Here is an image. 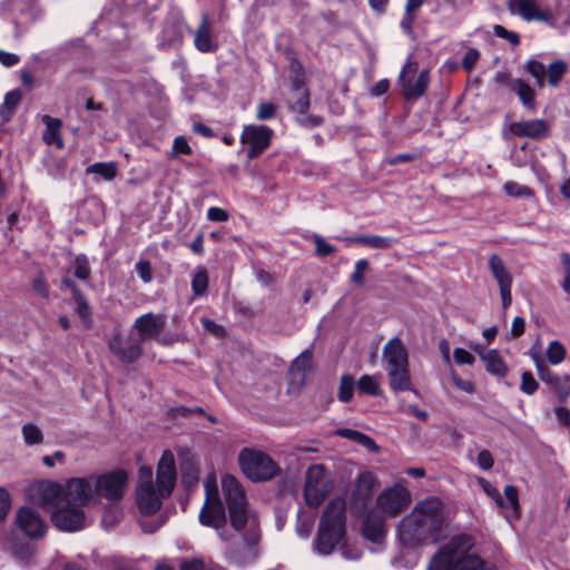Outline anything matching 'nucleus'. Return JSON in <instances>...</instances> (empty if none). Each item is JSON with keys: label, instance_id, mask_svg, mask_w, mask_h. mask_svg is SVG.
Masks as SVG:
<instances>
[{"label": "nucleus", "instance_id": "f257e3e1", "mask_svg": "<svg viewBox=\"0 0 570 570\" xmlns=\"http://www.w3.org/2000/svg\"><path fill=\"white\" fill-rule=\"evenodd\" d=\"M224 502L215 484L206 483V499L199 512V522L218 532L222 541H229L226 530L227 521L230 527L242 533H262L259 520L249 508L246 494L238 480L227 474L222 479Z\"/></svg>", "mask_w": 570, "mask_h": 570}, {"label": "nucleus", "instance_id": "f03ea898", "mask_svg": "<svg viewBox=\"0 0 570 570\" xmlns=\"http://www.w3.org/2000/svg\"><path fill=\"white\" fill-rule=\"evenodd\" d=\"M445 525L443 502L438 497H429L419 501L401 520L399 539L402 546L410 548L436 543L442 539Z\"/></svg>", "mask_w": 570, "mask_h": 570}, {"label": "nucleus", "instance_id": "7ed1b4c3", "mask_svg": "<svg viewBox=\"0 0 570 570\" xmlns=\"http://www.w3.org/2000/svg\"><path fill=\"white\" fill-rule=\"evenodd\" d=\"M176 483L175 459L170 451H165L158 462L156 473V487L153 482V470L149 466H140L138 471V484L136 489L137 505L142 514H155L168 498Z\"/></svg>", "mask_w": 570, "mask_h": 570}, {"label": "nucleus", "instance_id": "20e7f679", "mask_svg": "<svg viewBox=\"0 0 570 570\" xmlns=\"http://www.w3.org/2000/svg\"><path fill=\"white\" fill-rule=\"evenodd\" d=\"M346 532V503L343 498L331 500L320 520L314 549L322 556L331 554L342 543Z\"/></svg>", "mask_w": 570, "mask_h": 570}, {"label": "nucleus", "instance_id": "39448f33", "mask_svg": "<svg viewBox=\"0 0 570 570\" xmlns=\"http://www.w3.org/2000/svg\"><path fill=\"white\" fill-rule=\"evenodd\" d=\"M473 546L469 534L453 537L430 561L428 570H483V561L474 554H465Z\"/></svg>", "mask_w": 570, "mask_h": 570}, {"label": "nucleus", "instance_id": "423d86ee", "mask_svg": "<svg viewBox=\"0 0 570 570\" xmlns=\"http://www.w3.org/2000/svg\"><path fill=\"white\" fill-rule=\"evenodd\" d=\"M382 360L390 387L394 392L411 390L409 353L400 337L395 336L384 345Z\"/></svg>", "mask_w": 570, "mask_h": 570}, {"label": "nucleus", "instance_id": "0eeeda50", "mask_svg": "<svg viewBox=\"0 0 570 570\" xmlns=\"http://www.w3.org/2000/svg\"><path fill=\"white\" fill-rule=\"evenodd\" d=\"M238 461L244 474L255 482L269 480L281 472L276 462L268 454L258 450L243 449Z\"/></svg>", "mask_w": 570, "mask_h": 570}, {"label": "nucleus", "instance_id": "6e6552de", "mask_svg": "<svg viewBox=\"0 0 570 570\" xmlns=\"http://www.w3.org/2000/svg\"><path fill=\"white\" fill-rule=\"evenodd\" d=\"M262 533H242L236 542H228L224 557L228 564L244 569L256 562L261 556Z\"/></svg>", "mask_w": 570, "mask_h": 570}, {"label": "nucleus", "instance_id": "1a4fd4ad", "mask_svg": "<svg viewBox=\"0 0 570 570\" xmlns=\"http://www.w3.org/2000/svg\"><path fill=\"white\" fill-rule=\"evenodd\" d=\"M128 482V474L125 470L118 469L109 473L94 476L95 494L97 502L105 498L108 501H119L124 498Z\"/></svg>", "mask_w": 570, "mask_h": 570}, {"label": "nucleus", "instance_id": "9d476101", "mask_svg": "<svg viewBox=\"0 0 570 570\" xmlns=\"http://www.w3.org/2000/svg\"><path fill=\"white\" fill-rule=\"evenodd\" d=\"M416 70L417 63L409 59L403 66L399 77L402 92L407 100H415L422 97L429 87L430 71L428 69H423L416 80L414 82L412 81V77L415 75Z\"/></svg>", "mask_w": 570, "mask_h": 570}, {"label": "nucleus", "instance_id": "9b49d317", "mask_svg": "<svg viewBox=\"0 0 570 570\" xmlns=\"http://www.w3.org/2000/svg\"><path fill=\"white\" fill-rule=\"evenodd\" d=\"M327 493L325 481V469L322 464H314L308 468L305 476L304 498L311 508H317L323 503Z\"/></svg>", "mask_w": 570, "mask_h": 570}, {"label": "nucleus", "instance_id": "f8f14e48", "mask_svg": "<svg viewBox=\"0 0 570 570\" xmlns=\"http://www.w3.org/2000/svg\"><path fill=\"white\" fill-rule=\"evenodd\" d=\"M62 501L79 508L97 503L94 476L70 479L63 488Z\"/></svg>", "mask_w": 570, "mask_h": 570}, {"label": "nucleus", "instance_id": "ddd939ff", "mask_svg": "<svg viewBox=\"0 0 570 570\" xmlns=\"http://www.w3.org/2000/svg\"><path fill=\"white\" fill-rule=\"evenodd\" d=\"M412 500L410 491L403 485L395 484L383 490L377 497V508L390 517L401 514L410 505Z\"/></svg>", "mask_w": 570, "mask_h": 570}, {"label": "nucleus", "instance_id": "4468645a", "mask_svg": "<svg viewBox=\"0 0 570 570\" xmlns=\"http://www.w3.org/2000/svg\"><path fill=\"white\" fill-rule=\"evenodd\" d=\"M511 14L521 17L524 21L544 22L554 26V16L550 8L541 7L537 0H508Z\"/></svg>", "mask_w": 570, "mask_h": 570}, {"label": "nucleus", "instance_id": "2eb2a0df", "mask_svg": "<svg viewBox=\"0 0 570 570\" xmlns=\"http://www.w3.org/2000/svg\"><path fill=\"white\" fill-rule=\"evenodd\" d=\"M273 137V130L263 125H247L243 128L240 142L247 145V157L254 159L266 150Z\"/></svg>", "mask_w": 570, "mask_h": 570}, {"label": "nucleus", "instance_id": "dca6fc26", "mask_svg": "<svg viewBox=\"0 0 570 570\" xmlns=\"http://www.w3.org/2000/svg\"><path fill=\"white\" fill-rule=\"evenodd\" d=\"M51 520L62 531H77L85 527V512L71 503L62 502L53 510Z\"/></svg>", "mask_w": 570, "mask_h": 570}, {"label": "nucleus", "instance_id": "f3484780", "mask_svg": "<svg viewBox=\"0 0 570 570\" xmlns=\"http://www.w3.org/2000/svg\"><path fill=\"white\" fill-rule=\"evenodd\" d=\"M141 344L142 342L132 335L125 338L120 334H115L109 342V350L121 362L134 363L142 354Z\"/></svg>", "mask_w": 570, "mask_h": 570}, {"label": "nucleus", "instance_id": "a211bd4d", "mask_svg": "<svg viewBox=\"0 0 570 570\" xmlns=\"http://www.w3.org/2000/svg\"><path fill=\"white\" fill-rule=\"evenodd\" d=\"M479 484L481 485L482 490L495 501L498 507H500L501 509H511L512 515L514 518L519 517V494L518 489L514 485H507L504 488V495L507 499L504 500L500 494L499 490L485 479H480Z\"/></svg>", "mask_w": 570, "mask_h": 570}, {"label": "nucleus", "instance_id": "6ab92c4d", "mask_svg": "<svg viewBox=\"0 0 570 570\" xmlns=\"http://www.w3.org/2000/svg\"><path fill=\"white\" fill-rule=\"evenodd\" d=\"M16 523L20 531L30 539H39L46 532L42 519L35 509L29 507H22L18 510Z\"/></svg>", "mask_w": 570, "mask_h": 570}, {"label": "nucleus", "instance_id": "aec40b11", "mask_svg": "<svg viewBox=\"0 0 570 570\" xmlns=\"http://www.w3.org/2000/svg\"><path fill=\"white\" fill-rule=\"evenodd\" d=\"M165 325L166 318L164 315L146 313L136 318L132 328H135L138 332V338L141 342H144L145 340L153 338L163 343L159 336L164 331Z\"/></svg>", "mask_w": 570, "mask_h": 570}, {"label": "nucleus", "instance_id": "412c9836", "mask_svg": "<svg viewBox=\"0 0 570 570\" xmlns=\"http://www.w3.org/2000/svg\"><path fill=\"white\" fill-rule=\"evenodd\" d=\"M32 500L38 505L56 510L63 502V488L53 481L40 482L32 493Z\"/></svg>", "mask_w": 570, "mask_h": 570}, {"label": "nucleus", "instance_id": "4be33fe9", "mask_svg": "<svg viewBox=\"0 0 570 570\" xmlns=\"http://www.w3.org/2000/svg\"><path fill=\"white\" fill-rule=\"evenodd\" d=\"M509 129L513 136L528 137L531 139H543L549 135V125L543 119L512 122Z\"/></svg>", "mask_w": 570, "mask_h": 570}, {"label": "nucleus", "instance_id": "5701e85b", "mask_svg": "<svg viewBox=\"0 0 570 570\" xmlns=\"http://www.w3.org/2000/svg\"><path fill=\"white\" fill-rule=\"evenodd\" d=\"M194 45L198 51L204 53L214 52L217 49V45L212 38V28L207 13L202 14L200 23L194 33Z\"/></svg>", "mask_w": 570, "mask_h": 570}, {"label": "nucleus", "instance_id": "b1692460", "mask_svg": "<svg viewBox=\"0 0 570 570\" xmlns=\"http://www.w3.org/2000/svg\"><path fill=\"white\" fill-rule=\"evenodd\" d=\"M363 535L374 542L380 543L385 537V521L384 518L379 515L376 512H368L363 525Z\"/></svg>", "mask_w": 570, "mask_h": 570}, {"label": "nucleus", "instance_id": "393cba45", "mask_svg": "<svg viewBox=\"0 0 570 570\" xmlns=\"http://www.w3.org/2000/svg\"><path fill=\"white\" fill-rule=\"evenodd\" d=\"M312 351L308 348L303 351L291 364L289 374L292 375V380L303 383L307 372L312 368Z\"/></svg>", "mask_w": 570, "mask_h": 570}, {"label": "nucleus", "instance_id": "a878e982", "mask_svg": "<svg viewBox=\"0 0 570 570\" xmlns=\"http://www.w3.org/2000/svg\"><path fill=\"white\" fill-rule=\"evenodd\" d=\"M489 268L498 282L499 289L512 287V275L507 269L502 258L498 254L490 255Z\"/></svg>", "mask_w": 570, "mask_h": 570}, {"label": "nucleus", "instance_id": "bb28decb", "mask_svg": "<svg viewBox=\"0 0 570 570\" xmlns=\"http://www.w3.org/2000/svg\"><path fill=\"white\" fill-rule=\"evenodd\" d=\"M292 88L294 99L291 102V109L301 115H305L309 108V92L298 78L293 80Z\"/></svg>", "mask_w": 570, "mask_h": 570}, {"label": "nucleus", "instance_id": "cd10ccee", "mask_svg": "<svg viewBox=\"0 0 570 570\" xmlns=\"http://www.w3.org/2000/svg\"><path fill=\"white\" fill-rule=\"evenodd\" d=\"M43 122L46 124L43 141L47 145H55L57 148L62 149L65 145L59 134L62 124L61 120L50 116H45Z\"/></svg>", "mask_w": 570, "mask_h": 570}, {"label": "nucleus", "instance_id": "c85d7f7f", "mask_svg": "<svg viewBox=\"0 0 570 570\" xmlns=\"http://www.w3.org/2000/svg\"><path fill=\"white\" fill-rule=\"evenodd\" d=\"M347 242L357 243L376 249H387L392 247L396 240L391 237L380 235H360L346 238Z\"/></svg>", "mask_w": 570, "mask_h": 570}, {"label": "nucleus", "instance_id": "c756f323", "mask_svg": "<svg viewBox=\"0 0 570 570\" xmlns=\"http://www.w3.org/2000/svg\"><path fill=\"white\" fill-rule=\"evenodd\" d=\"M336 435L354 441L371 452H379V446L371 436L360 431L352 429H340L336 431Z\"/></svg>", "mask_w": 570, "mask_h": 570}, {"label": "nucleus", "instance_id": "7c9ffc66", "mask_svg": "<svg viewBox=\"0 0 570 570\" xmlns=\"http://www.w3.org/2000/svg\"><path fill=\"white\" fill-rule=\"evenodd\" d=\"M481 358L485 363V368L489 373L497 376H504L507 374L508 368L498 351H487L485 353L481 354Z\"/></svg>", "mask_w": 570, "mask_h": 570}, {"label": "nucleus", "instance_id": "2f4dec72", "mask_svg": "<svg viewBox=\"0 0 570 570\" xmlns=\"http://www.w3.org/2000/svg\"><path fill=\"white\" fill-rule=\"evenodd\" d=\"M22 95L19 89L11 90L4 96V100L0 106V116L3 121H9L14 114V110L21 101Z\"/></svg>", "mask_w": 570, "mask_h": 570}, {"label": "nucleus", "instance_id": "473e14b6", "mask_svg": "<svg viewBox=\"0 0 570 570\" xmlns=\"http://www.w3.org/2000/svg\"><path fill=\"white\" fill-rule=\"evenodd\" d=\"M511 89L519 96L524 107L534 109V90L522 79H514Z\"/></svg>", "mask_w": 570, "mask_h": 570}, {"label": "nucleus", "instance_id": "72a5a7b5", "mask_svg": "<svg viewBox=\"0 0 570 570\" xmlns=\"http://www.w3.org/2000/svg\"><path fill=\"white\" fill-rule=\"evenodd\" d=\"M87 174H95L105 180H112L117 175V165L110 163H95L86 168Z\"/></svg>", "mask_w": 570, "mask_h": 570}, {"label": "nucleus", "instance_id": "f704fd0d", "mask_svg": "<svg viewBox=\"0 0 570 570\" xmlns=\"http://www.w3.org/2000/svg\"><path fill=\"white\" fill-rule=\"evenodd\" d=\"M568 70V65L563 60H556L546 68V76L550 86L556 87Z\"/></svg>", "mask_w": 570, "mask_h": 570}, {"label": "nucleus", "instance_id": "c9c22d12", "mask_svg": "<svg viewBox=\"0 0 570 570\" xmlns=\"http://www.w3.org/2000/svg\"><path fill=\"white\" fill-rule=\"evenodd\" d=\"M208 288V273L206 268L198 267L193 275L191 291L195 296H203Z\"/></svg>", "mask_w": 570, "mask_h": 570}, {"label": "nucleus", "instance_id": "e433bc0d", "mask_svg": "<svg viewBox=\"0 0 570 570\" xmlns=\"http://www.w3.org/2000/svg\"><path fill=\"white\" fill-rule=\"evenodd\" d=\"M354 389V377L351 374L342 375L338 385L337 399L343 403L350 402L353 397Z\"/></svg>", "mask_w": 570, "mask_h": 570}, {"label": "nucleus", "instance_id": "4c0bfd02", "mask_svg": "<svg viewBox=\"0 0 570 570\" xmlns=\"http://www.w3.org/2000/svg\"><path fill=\"white\" fill-rule=\"evenodd\" d=\"M23 441L27 445H36L43 442L42 431L33 423H26L22 429Z\"/></svg>", "mask_w": 570, "mask_h": 570}, {"label": "nucleus", "instance_id": "58836bf2", "mask_svg": "<svg viewBox=\"0 0 570 570\" xmlns=\"http://www.w3.org/2000/svg\"><path fill=\"white\" fill-rule=\"evenodd\" d=\"M357 387L361 393L372 396L380 395L381 393L377 379L368 374H364L358 379Z\"/></svg>", "mask_w": 570, "mask_h": 570}, {"label": "nucleus", "instance_id": "ea45409f", "mask_svg": "<svg viewBox=\"0 0 570 570\" xmlns=\"http://www.w3.org/2000/svg\"><path fill=\"white\" fill-rule=\"evenodd\" d=\"M524 68L535 79L538 87L542 88L546 79L544 65L537 59H529Z\"/></svg>", "mask_w": 570, "mask_h": 570}, {"label": "nucleus", "instance_id": "a19ab883", "mask_svg": "<svg viewBox=\"0 0 570 570\" xmlns=\"http://www.w3.org/2000/svg\"><path fill=\"white\" fill-rule=\"evenodd\" d=\"M566 357V348L559 341H552L549 343L547 348L548 361L557 365L561 363Z\"/></svg>", "mask_w": 570, "mask_h": 570}, {"label": "nucleus", "instance_id": "79ce46f5", "mask_svg": "<svg viewBox=\"0 0 570 570\" xmlns=\"http://www.w3.org/2000/svg\"><path fill=\"white\" fill-rule=\"evenodd\" d=\"M89 261L86 255H78L73 261V275L81 281H87L90 277Z\"/></svg>", "mask_w": 570, "mask_h": 570}, {"label": "nucleus", "instance_id": "37998d69", "mask_svg": "<svg viewBox=\"0 0 570 570\" xmlns=\"http://www.w3.org/2000/svg\"><path fill=\"white\" fill-rule=\"evenodd\" d=\"M73 299L77 305V314L83 321L85 326L87 328L91 327L92 321H91V316H90V308L86 301L85 295L77 294V296Z\"/></svg>", "mask_w": 570, "mask_h": 570}, {"label": "nucleus", "instance_id": "c03bdc74", "mask_svg": "<svg viewBox=\"0 0 570 570\" xmlns=\"http://www.w3.org/2000/svg\"><path fill=\"white\" fill-rule=\"evenodd\" d=\"M539 379L553 387L557 374H553L539 356H534Z\"/></svg>", "mask_w": 570, "mask_h": 570}, {"label": "nucleus", "instance_id": "a18cd8bd", "mask_svg": "<svg viewBox=\"0 0 570 570\" xmlns=\"http://www.w3.org/2000/svg\"><path fill=\"white\" fill-rule=\"evenodd\" d=\"M370 264L366 259L362 258L355 263L354 272L351 275V282L357 286L364 285V274L368 269Z\"/></svg>", "mask_w": 570, "mask_h": 570}, {"label": "nucleus", "instance_id": "49530a36", "mask_svg": "<svg viewBox=\"0 0 570 570\" xmlns=\"http://www.w3.org/2000/svg\"><path fill=\"white\" fill-rule=\"evenodd\" d=\"M538 387L539 384L533 377L532 373L528 371L523 372L521 375L520 390L528 395H532L538 390Z\"/></svg>", "mask_w": 570, "mask_h": 570}, {"label": "nucleus", "instance_id": "de8ad7c7", "mask_svg": "<svg viewBox=\"0 0 570 570\" xmlns=\"http://www.w3.org/2000/svg\"><path fill=\"white\" fill-rule=\"evenodd\" d=\"M315 253L320 257H327L335 253L336 248L327 243L322 236L316 235L314 237Z\"/></svg>", "mask_w": 570, "mask_h": 570}, {"label": "nucleus", "instance_id": "09e8293b", "mask_svg": "<svg viewBox=\"0 0 570 570\" xmlns=\"http://www.w3.org/2000/svg\"><path fill=\"white\" fill-rule=\"evenodd\" d=\"M552 389L554 390V392L559 395V397L561 400H564L567 396L570 395V376L569 375H563V376L558 375Z\"/></svg>", "mask_w": 570, "mask_h": 570}, {"label": "nucleus", "instance_id": "8fccbe9b", "mask_svg": "<svg viewBox=\"0 0 570 570\" xmlns=\"http://www.w3.org/2000/svg\"><path fill=\"white\" fill-rule=\"evenodd\" d=\"M503 188L509 196H513V197H522V196L531 195V189L529 187L520 185L515 181L505 183Z\"/></svg>", "mask_w": 570, "mask_h": 570}, {"label": "nucleus", "instance_id": "3c124183", "mask_svg": "<svg viewBox=\"0 0 570 570\" xmlns=\"http://www.w3.org/2000/svg\"><path fill=\"white\" fill-rule=\"evenodd\" d=\"M561 258V265L563 271V282L561 284L562 289L570 294V254L569 253H562L560 255Z\"/></svg>", "mask_w": 570, "mask_h": 570}, {"label": "nucleus", "instance_id": "603ef678", "mask_svg": "<svg viewBox=\"0 0 570 570\" xmlns=\"http://www.w3.org/2000/svg\"><path fill=\"white\" fill-rule=\"evenodd\" d=\"M493 32L497 37L508 40L512 46L520 43V36L517 32L510 31L500 24L493 27Z\"/></svg>", "mask_w": 570, "mask_h": 570}, {"label": "nucleus", "instance_id": "864d4df0", "mask_svg": "<svg viewBox=\"0 0 570 570\" xmlns=\"http://www.w3.org/2000/svg\"><path fill=\"white\" fill-rule=\"evenodd\" d=\"M135 271L137 272L140 279L145 283H149L153 279V268L151 264L148 261H138L135 265Z\"/></svg>", "mask_w": 570, "mask_h": 570}, {"label": "nucleus", "instance_id": "5fc2aeb1", "mask_svg": "<svg viewBox=\"0 0 570 570\" xmlns=\"http://www.w3.org/2000/svg\"><path fill=\"white\" fill-rule=\"evenodd\" d=\"M193 153L187 139L184 136H177L173 144V157L178 155H190Z\"/></svg>", "mask_w": 570, "mask_h": 570}, {"label": "nucleus", "instance_id": "6e6d98bb", "mask_svg": "<svg viewBox=\"0 0 570 570\" xmlns=\"http://www.w3.org/2000/svg\"><path fill=\"white\" fill-rule=\"evenodd\" d=\"M276 114V106L273 102H261L257 108L256 118L258 120L272 119Z\"/></svg>", "mask_w": 570, "mask_h": 570}, {"label": "nucleus", "instance_id": "4d7b16f0", "mask_svg": "<svg viewBox=\"0 0 570 570\" xmlns=\"http://www.w3.org/2000/svg\"><path fill=\"white\" fill-rule=\"evenodd\" d=\"M480 58V52L476 49H469L462 60V66L466 71H471Z\"/></svg>", "mask_w": 570, "mask_h": 570}, {"label": "nucleus", "instance_id": "13d9d810", "mask_svg": "<svg viewBox=\"0 0 570 570\" xmlns=\"http://www.w3.org/2000/svg\"><path fill=\"white\" fill-rule=\"evenodd\" d=\"M10 505L11 498L9 492L4 488L0 487V521H2L7 517L10 510Z\"/></svg>", "mask_w": 570, "mask_h": 570}, {"label": "nucleus", "instance_id": "bf43d9fd", "mask_svg": "<svg viewBox=\"0 0 570 570\" xmlns=\"http://www.w3.org/2000/svg\"><path fill=\"white\" fill-rule=\"evenodd\" d=\"M453 357L458 364L472 365L475 361L473 354L461 347L454 350Z\"/></svg>", "mask_w": 570, "mask_h": 570}, {"label": "nucleus", "instance_id": "052dcab7", "mask_svg": "<svg viewBox=\"0 0 570 570\" xmlns=\"http://www.w3.org/2000/svg\"><path fill=\"white\" fill-rule=\"evenodd\" d=\"M203 326L213 335L217 337H223L225 335V327L223 325L217 324L215 321L209 318L203 320Z\"/></svg>", "mask_w": 570, "mask_h": 570}, {"label": "nucleus", "instance_id": "680f3d73", "mask_svg": "<svg viewBox=\"0 0 570 570\" xmlns=\"http://www.w3.org/2000/svg\"><path fill=\"white\" fill-rule=\"evenodd\" d=\"M493 456L490 451L482 450L478 454V465L482 470H490L493 466Z\"/></svg>", "mask_w": 570, "mask_h": 570}, {"label": "nucleus", "instance_id": "e2e57ef3", "mask_svg": "<svg viewBox=\"0 0 570 570\" xmlns=\"http://www.w3.org/2000/svg\"><path fill=\"white\" fill-rule=\"evenodd\" d=\"M340 551L346 560H357L361 558V551L357 548L351 547L346 542L341 544Z\"/></svg>", "mask_w": 570, "mask_h": 570}, {"label": "nucleus", "instance_id": "0e129e2a", "mask_svg": "<svg viewBox=\"0 0 570 570\" xmlns=\"http://www.w3.org/2000/svg\"><path fill=\"white\" fill-rule=\"evenodd\" d=\"M207 218L212 222H226L228 219V213L219 207H210L207 210Z\"/></svg>", "mask_w": 570, "mask_h": 570}, {"label": "nucleus", "instance_id": "69168bd1", "mask_svg": "<svg viewBox=\"0 0 570 570\" xmlns=\"http://www.w3.org/2000/svg\"><path fill=\"white\" fill-rule=\"evenodd\" d=\"M453 383L459 390H461L465 393L472 394L475 392L474 383L470 380H464L459 376H453Z\"/></svg>", "mask_w": 570, "mask_h": 570}, {"label": "nucleus", "instance_id": "338daca9", "mask_svg": "<svg viewBox=\"0 0 570 570\" xmlns=\"http://www.w3.org/2000/svg\"><path fill=\"white\" fill-rule=\"evenodd\" d=\"M525 331V321L521 316H517L512 321L511 335L512 337L521 336Z\"/></svg>", "mask_w": 570, "mask_h": 570}, {"label": "nucleus", "instance_id": "774afa93", "mask_svg": "<svg viewBox=\"0 0 570 570\" xmlns=\"http://www.w3.org/2000/svg\"><path fill=\"white\" fill-rule=\"evenodd\" d=\"M179 568L180 570H204L205 564L200 559L184 560Z\"/></svg>", "mask_w": 570, "mask_h": 570}]
</instances>
